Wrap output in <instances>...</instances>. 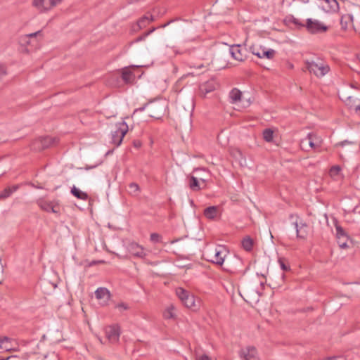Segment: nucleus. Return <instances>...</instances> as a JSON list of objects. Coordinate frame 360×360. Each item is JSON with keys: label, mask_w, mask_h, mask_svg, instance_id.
Returning <instances> with one entry per match:
<instances>
[{"label": "nucleus", "mask_w": 360, "mask_h": 360, "mask_svg": "<svg viewBox=\"0 0 360 360\" xmlns=\"http://www.w3.org/2000/svg\"><path fill=\"white\" fill-rule=\"evenodd\" d=\"M228 253L229 250L226 246L218 245L214 247H207L204 256L208 262L218 266H221L224 264V270L233 274L241 268L242 259L237 256L227 258Z\"/></svg>", "instance_id": "obj_1"}, {"label": "nucleus", "mask_w": 360, "mask_h": 360, "mask_svg": "<svg viewBox=\"0 0 360 360\" xmlns=\"http://www.w3.org/2000/svg\"><path fill=\"white\" fill-rule=\"evenodd\" d=\"M290 219L296 231L297 238L305 239L308 234V225L307 223L296 214H290Z\"/></svg>", "instance_id": "obj_2"}, {"label": "nucleus", "mask_w": 360, "mask_h": 360, "mask_svg": "<svg viewBox=\"0 0 360 360\" xmlns=\"http://www.w3.org/2000/svg\"><path fill=\"white\" fill-rule=\"evenodd\" d=\"M128 125L124 121L117 123L115 129L111 132L112 143L116 147L119 146L122 143L123 138L128 131Z\"/></svg>", "instance_id": "obj_3"}, {"label": "nucleus", "mask_w": 360, "mask_h": 360, "mask_svg": "<svg viewBox=\"0 0 360 360\" xmlns=\"http://www.w3.org/2000/svg\"><path fill=\"white\" fill-rule=\"evenodd\" d=\"M176 294L186 307L194 310L197 308L198 306L195 303V297L189 291L182 288H177L176 289Z\"/></svg>", "instance_id": "obj_4"}, {"label": "nucleus", "mask_w": 360, "mask_h": 360, "mask_svg": "<svg viewBox=\"0 0 360 360\" xmlns=\"http://www.w3.org/2000/svg\"><path fill=\"white\" fill-rule=\"evenodd\" d=\"M307 68L310 73L314 74L318 77H322L330 70L329 66L323 62L306 61Z\"/></svg>", "instance_id": "obj_5"}, {"label": "nucleus", "mask_w": 360, "mask_h": 360, "mask_svg": "<svg viewBox=\"0 0 360 360\" xmlns=\"http://www.w3.org/2000/svg\"><path fill=\"white\" fill-rule=\"evenodd\" d=\"M57 140L51 136L39 137L32 141L31 149L35 151H40L56 145Z\"/></svg>", "instance_id": "obj_6"}, {"label": "nucleus", "mask_w": 360, "mask_h": 360, "mask_svg": "<svg viewBox=\"0 0 360 360\" xmlns=\"http://www.w3.org/2000/svg\"><path fill=\"white\" fill-rule=\"evenodd\" d=\"M304 27L310 34H318L325 32L328 30V27L318 20L311 18L307 19Z\"/></svg>", "instance_id": "obj_7"}, {"label": "nucleus", "mask_w": 360, "mask_h": 360, "mask_svg": "<svg viewBox=\"0 0 360 360\" xmlns=\"http://www.w3.org/2000/svg\"><path fill=\"white\" fill-rule=\"evenodd\" d=\"M165 110V105L162 102H153L148 103L149 116L155 119H160Z\"/></svg>", "instance_id": "obj_8"}, {"label": "nucleus", "mask_w": 360, "mask_h": 360, "mask_svg": "<svg viewBox=\"0 0 360 360\" xmlns=\"http://www.w3.org/2000/svg\"><path fill=\"white\" fill-rule=\"evenodd\" d=\"M62 0H33V6L40 12L50 10L61 2Z\"/></svg>", "instance_id": "obj_9"}, {"label": "nucleus", "mask_w": 360, "mask_h": 360, "mask_svg": "<svg viewBox=\"0 0 360 360\" xmlns=\"http://www.w3.org/2000/svg\"><path fill=\"white\" fill-rule=\"evenodd\" d=\"M239 356L242 360H259L257 351L253 346L242 348L239 352Z\"/></svg>", "instance_id": "obj_10"}, {"label": "nucleus", "mask_w": 360, "mask_h": 360, "mask_svg": "<svg viewBox=\"0 0 360 360\" xmlns=\"http://www.w3.org/2000/svg\"><path fill=\"white\" fill-rule=\"evenodd\" d=\"M252 54L257 56L259 58H266L271 59L274 57L276 51L274 49H266L265 48L252 46L250 48Z\"/></svg>", "instance_id": "obj_11"}, {"label": "nucleus", "mask_w": 360, "mask_h": 360, "mask_svg": "<svg viewBox=\"0 0 360 360\" xmlns=\"http://www.w3.org/2000/svg\"><path fill=\"white\" fill-rule=\"evenodd\" d=\"M127 249L129 254L136 257L143 258L146 255L143 248L135 242L128 243Z\"/></svg>", "instance_id": "obj_12"}, {"label": "nucleus", "mask_w": 360, "mask_h": 360, "mask_svg": "<svg viewBox=\"0 0 360 360\" xmlns=\"http://www.w3.org/2000/svg\"><path fill=\"white\" fill-rule=\"evenodd\" d=\"M105 335L111 343L118 342L120 335V327L117 325L106 327Z\"/></svg>", "instance_id": "obj_13"}, {"label": "nucleus", "mask_w": 360, "mask_h": 360, "mask_svg": "<svg viewBox=\"0 0 360 360\" xmlns=\"http://www.w3.org/2000/svg\"><path fill=\"white\" fill-rule=\"evenodd\" d=\"M38 206L44 211L47 212L58 213V207L54 205L53 202L47 201L44 198H39L37 200Z\"/></svg>", "instance_id": "obj_14"}, {"label": "nucleus", "mask_w": 360, "mask_h": 360, "mask_svg": "<svg viewBox=\"0 0 360 360\" xmlns=\"http://www.w3.org/2000/svg\"><path fill=\"white\" fill-rule=\"evenodd\" d=\"M216 86L217 84L213 79L204 82L199 86V95L204 98L207 94L214 91Z\"/></svg>", "instance_id": "obj_15"}, {"label": "nucleus", "mask_w": 360, "mask_h": 360, "mask_svg": "<svg viewBox=\"0 0 360 360\" xmlns=\"http://www.w3.org/2000/svg\"><path fill=\"white\" fill-rule=\"evenodd\" d=\"M14 340L7 336L0 337V350L5 352H17L18 348L13 347Z\"/></svg>", "instance_id": "obj_16"}, {"label": "nucleus", "mask_w": 360, "mask_h": 360, "mask_svg": "<svg viewBox=\"0 0 360 360\" xmlns=\"http://www.w3.org/2000/svg\"><path fill=\"white\" fill-rule=\"evenodd\" d=\"M243 51H245L244 49L238 44L231 46L229 48V53L235 60L238 61H243L244 60L245 55L243 53Z\"/></svg>", "instance_id": "obj_17"}, {"label": "nucleus", "mask_w": 360, "mask_h": 360, "mask_svg": "<svg viewBox=\"0 0 360 360\" xmlns=\"http://www.w3.org/2000/svg\"><path fill=\"white\" fill-rule=\"evenodd\" d=\"M314 138H316V135L311 133L307 134V136L302 139L300 141V146L302 148H304L307 145H308L311 148H316L319 146L314 142Z\"/></svg>", "instance_id": "obj_18"}, {"label": "nucleus", "mask_w": 360, "mask_h": 360, "mask_svg": "<svg viewBox=\"0 0 360 360\" xmlns=\"http://www.w3.org/2000/svg\"><path fill=\"white\" fill-rule=\"evenodd\" d=\"M200 180L197 176H191L188 177V186L191 190L193 191H199L202 188H203L205 185L201 186L200 184Z\"/></svg>", "instance_id": "obj_19"}, {"label": "nucleus", "mask_w": 360, "mask_h": 360, "mask_svg": "<svg viewBox=\"0 0 360 360\" xmlns=\"http://www.w3.org/2000/svg\"><path fill=\"white\" fill-rule=\"evenodd\" d=\"M241 96H242V92L236 89L233 88L230 92H229V100L230 103L232 104L237 103L241 101Z\"/></svg>", "instance_id": "obj_20"}, {"label": "nucleus", "mask_w": 360, "mask_h": 360, "mask_svg": "<svg viewBox=\"0 0 360 360\" xmlns=\"http://www.w3.org/2000/svg\"><path fill=\"white\" fill-rule=\"evenodd\" d=\"M284 23L286 25L293 24L299 29L304 27V24L301 22L299 19L295 18L292 15H287L284 19Z\"/></svg>", "instance_id": "obj_21"}, {"label": "nucleus", "mask_w": 360, "mask_h": 360, "mask_svg": "<svg viewBox=\"0 0 360 360\" xmlns=\"http://www.w3.org/2000/svg\"><path fill=\"white\" fill-rule=\"evenodd\" d=\"M121 77L126 84L132 83L135 79L134 74L129 69H123Z\"/></svg>", "instance_id": "obj_22"}, {"label": "nucleus", "mask_w": 360, "mask_h": 360, "mask_svg": "<svg viewBox=\"0 0 360 360\" xmlns=\"http://www.w3.org/2000/svg\"><path fill=\"white\" fill-rule=\"evenodd\" d=\"M154 20L155 18L153 15L150 13H146L138 20L137 24L139 28L141 29L143 27H145L147 25H148L150 22Z\"/></svg>", "instance_id": "obj_23"}, {"label": "nucleus", "mask_w": 360, "mask_h": 360, "mask_svg": "<svg viewBox=\"0 0 360 360\" xmlns=\"http://www.w3.org/2000/svg\"><path fill=\"white\" fill-rule=\"evenodd\" d=\"M95 297L98 300H108L110 298V292L105 288H98L95 291Z\"/></svg>", "instance_id": "obj_24"}, {"label": "nucleus", "mask_w": 360, "mask_h": 360, "mask_svg": "<svg viewBox=\"0 0 360 360\" xmlns=\"http://www.w3.org/2000/svg\"><path fill=\"white\" fill-rule=\"evenodd\" d=\"M18 188L19 185L18 184L6 187L2 192L0 193V199H6L10 197Z\"/></svg>", "instance_id": "obj_25"}, {"label": "nucleus", "mask_w": 360, "mask_h": 360, "mask_svg": "<svg viewBox=\"0 0 360 360\" xmlns=\"http://www.w3.org/2000/svg\"><path fill=\"white\" fill-rule=\"evenodd\" d=\"M70 193L72 195H73L75 197L79 200H86L89 198L88 194L86 193L79 190L75 186H73L71 188Z\"/></svg>", "instance_id": "obj_26"}, {"label": "nucleus", "mask_w": 360, "mask_h": 360, "mask_svg": "<svg viewBox=\"0 0 360 360\" xmlns=\"http://www.w3.org/2000/svg\"><path fill=\"white\" fill-rule=\"evenodd\" d=\"M218 213V207L216 206H210L204 210V215L209 219H214Z\"/></svg>", "instance_id": "obj_27"}, {"label": "nucleus", "mask_w": 360, "mask_h": 360, "mask_svg": "<svg viewBox=\"0 0 360 360\" xmlns=\"http://www.w3.org/2000/svg\"><path fill=\"white\" fill-rule=\"evenodd\" d=\"M175 307L173 304H170L163 312V317L165 319H176V313H175Z\"/></svg>", "instance_id": "obj_28"}, {"label": "nucleus", "mask_w": 360, "mask_h": 360, "mask_svg": "<svg viewBox=\"0 0 360 360\" xmlns=\"http://www.w3.org/2000/svg\"><path fill=\"white\" fill-rule=\"evenodd\" d=\"M354 17L352 14H347L343 15L340 20V25L343 30H347L349 22H352Z\"/></svg>", "instance_id": "obj_29"}, {"label": "nucleus", "mask_w": 360, "mask_h": 360, "mask_svg": "<svg viewBox=\"0 0 360 360\" xmlns=\"http://www.w3.org/2000/svg\"><path fill=\"white\" fill-rule=\"evenodd\" d=\"M241 245L245 250L248 252L251 251L253 248V240L250 237L248 236L243 239Z\"/></svg>", "instance_id": "obj_30"}, {"label": "nucleus", "mask_w": 360, "mask_h": 360, "mask_svg": "<svg viewBox=\"0 0 360 360\" xmlns=\"http://www.w3.org/2000/svg\"><path fill=\"white\" fill-rule=\"evenodd\" d=\"M273 138H274V131L269 128L265 129L263 131V139L266 142H271V141H272Z\"/></svg>", "instance_id": "obj_31"}, {"label": "nucleus", "mask_w": 360, "mask_h": 360, "mask_svg": "<svg viewBox=\"0 0 360 360\" xmlns=\"http://www.w3.org/2000/svg\"><path fill=\"white\" fill-rule=\"evenodd\" d=\"M195 172H198V171H202L205 173V175L203 176H197L198 178V179L200 181V182L203 184V185H205V183L207 182L209 180H210V174L208 172H207L206 170L205 169H196L195 170Z\"/></svg>", "instance_id": "obj_32"}, {"label": "nucleus", "mask_w": 360, "mask_h": 360, "mask_svg": "<svg viewBox=\"0 0 360 360\" xmlns=\"http://www.w3.org/2000/svg\"><path fill=\"white\" fill-rule=\"evenodd\" d=\"M140 191L139 186L136 183H130L129 184V193L131 195H136Z\"/></svg>", "instance_id": "obj_33"}, {"label": "nucleus", "mask_w": 360, "mask_h": 360, "mask_svg": "<svg viewBox=\"0 0 360 360\" xmlns=\"http://www.w3.org/2000/svg\"><path fill=\"white\" fill-rule=\"evenodd\" d=\"M352 110H353L356 114L360 115V99L354 100V104H351Z\"/></svg>", "instance_id": "obj_34"}, {"label": "nucleus", "mask_w": 360, "mask_h": 360, "mask_svg": "<svg viewBox=\"0 0 360 360\" xmlns=\"http://www.w3.org/2000/svg\"><path fill=\"white\" fill-rule=\"evenodd\" d=\"M7 75V68L4 65H0V82L4 79Z\"/></svg>", "instance_id": "obj_35"}, {"label": "nucleus", "mask_w": 360, "mask_h": 360, "mask_svg": "<svg viewBox=\"0 0 360 360\" xmlns=\"http://www.w3.org/2000/svg\"><path fill=\"white\" fill-rule=\"evenodd\" d=\"M336 234L340 239L341 237H347L344 229L339 225H335Z\"/></svg>", "instance_id": "obj_36"}, {"label": "nucleus", "mask_w": 360, "mask_h": 360, "mask_svg": "<svg viewBox=\"0 0 360 360\" xmlns=\"http://www.w3.org/2000/svg\"><path fill=\"white\" fill-rule=\"evenodd\" d=\"M278 262L282 270L288 271L290 269V266L288 265V264L286 263V260L284 258H279Z\"/></svg>", "instance_id": "obj_37"}, {"label": "nucleus", "mask_w": 360, "mask_h": 360, "mask_svg": "<svg viewBox=\"0 0 360 360\" xmlns=\"http://www.w3.org/2000/svg\"><path fill=\"white\" fill-rule=\"evenodd\" d=\"M324 1L328 4L330 9L335 11L338 8V3L336 0H324Z\"/></svg>", "instance_id": "obj_38"}, {"label": "nucleus", "mask_w": 360, "mask_h": 360, "mask_svg": "<svg viewBox=\"0 0 360 360\" xmlns=\"http://www.w3.org/2000/svg\"><path fill=\"white\" fill-rule=\"evenodd\" d=\"M155 30H156L155 27H152L150 30H148V32H145L143 35L139 37L136 39V41H142V40L145 39L149 34L153 33Z\"/></svg>", "instance_id": "obj_39"}, {"label": "nucleus", "mask_w": 360, "mask_h": 360, "mask_svg": "<svg viewBox=\"0 0 360 360\" xmlns=\"http://www.w3.org/2000/svg\"><path fill=\"white\" fill-rule=\"evenodd\" d=\"M354 100H359L358 98L354 97V96H348L346 100L345 101L346 105L348 106L349 109L352 110V107L350 105L351 104H354Z\"/></svg>", "instance_id": "obj_40"}, {"label": "nucleus", "mask_w": 360, "mask_h": 360, "mask_svg": "<svg viewBox=\"0 0 360 360\" xmlns=\"http://www.w3.org/2000/svg\"><path fill=\"white\" fill-rule=\"evenodd\" d=\"M150 240L154 243H158L160 240V236L158 233H153L150 234Z\"/></svg>", "instance_id": "obj_41"}, {"label": "nucleus", "mask_w": 360, "mask_h": 360, "mask_svg": "<svg viewBox=\"0 0 360 360\" xmlns=\"http://www.w3.org/2000/svg\"><path fill=\"white\" fill-rule=\"evenodd\" d=\"M357 207V205H354L353 207H349L346 205V207L344 208V212L345 213L356 212Z\"/></svg>", "instance_id": "obj_42"}, {"label": "nucleus", "mask_w": 360, "mask_h": 360, "mask_svg": "<svg viewBox=\"0 0 360 360\" xmlns=\"http://www.w3.org/2000/svg\"><path fill=\"white\" fill-rule=\"evenodd\" d=\"M196 360H212L207 354L196 355Z\"/></svg>", "instance_id": "obj_43"}, {"label": "nucleus", "mask_w": 360, "mask_h": 360, "mask_svg": "<svg viewBox=\"0 0 360 360\" xmlns=\"http://www.w3.org/2000/svg\"><path fill=\"white\" fill-rule=\"evenodd\" d=\"M340 171V167L339 166H333L330 169V172L333 174H338Z\"/></svg>", "instance_id": "obj_44"}, {"label": "nucleus", "mask_w": 360, "mask_h": 360, "mask_svg": "<svg viewBox=\"0 0 360 360\" xmlns=\"http://www.w3.org/2000/svg\"><path fill=\"white\" fill-rule=\"evenodd\" d=\"M117 307L120 309L121 311L122 310H127L128 309V306L124 304V303H120V304H118L117 305Z\"/></svg>", "instance_id": "obj_45"}, {"label": "nucleus", "mask_w": 360, "mask_h": 360, "mask_svg": "<svg viewBox=\"0 0 360 360\" xmlns=\"http://www.w3.org/2000/svg\"><path fill=\"white\" fill-rule=\"evenodd\" d=\"M41 33V30H39L37 32H33V33H30L29 34H27L26 37H37V35H39Z\"/></svg>", "instance_id": "obj_46"}, {"label": "nucleus", "mask_w": 360, "mask_h": 360, "mask_svg": "<svg viewBox=\"0 0 360 360\" xmlns=\"http://www.w3.org/2000/svg\"><path fill=\"white\" fill-rule=\"evenodd\" d=\"M146 108H148V103L145 104V105H143L142 107H140V108H136V109L134 110V113H135V112H138V111L142 112V111H143Z\"/></svg>", "instance_id": "obj_47"}, {"label": "nucleus", "mask_w": 360, "mask_h": 360, "mask_svg": "<svg viewBox=\"0 0 360 360\" xmlns=\"http://www.w3.org/2000/svg\"><path fill=\"white\" fill-rule=\"evenodd\" d=\"M338 243H339L340 248H341L342 249H345V248H348V245L346 241H344V242L339 241Z\"/></svg>", "instance_id": "obj_48"}, {"label": "nucleus", "mask_w": 360, "mask_h": 360, "mask_svg": "<svg viewBox=\"0 0 360 360\" xmlns=\"http://www.w3.org/2000/svg\"><path fill=\"white\" fill-rule=\"evenodd\" d=\"M324 360H345V359L342 357L337 358L335 356H330V357H328V358L325 359Z\"/></svg>", "instance_id": "obj_49"}, {"label": "nucleus", "mask_w": 360, "mask_h": 360, "mask_svg": "<svg viewBox=\"0 0 360 360\" xmlns=\"http://www.w3.org/2000/svg\"><path fill=\"white\" fill-rule=\"evenodd\" d=\"M101 164V162L95 165H92V166H88V165H86L85 167V169L86 170H89V169H94L95 167H96L98 165H99Z\"/></svg>", "instance_id": "obj_50"}, {"label": "nucleus", "mask_w": 360, "mask_h": 360, "mask_svg": "<svg viewBox=\"0 0 360 360\" xmlns=\"http://www.w3.org/2000/svg\"><path fill=\"white\" fill-rule=\"evenodd\" d=\"M173 20H171V21H169L167 22V23L164 24V25H162L161 26H160V27H162V28H165L167 26H168Z\"/></svg>", "instance_id": "obj_51"}, {"label": "nucleus", "mask_w": 360, "mask_h": 360, "mask_svg": "<svg viewBox=\"0 0 360 360\" xmlns=\"http://www.w3.org/2000/svg\"><path fill=\"white\" fill-rule=\"evenodd\" d=\"M134 143L136 147H139L141 146V143L139 141H135Z\"/></svg>", "instance_id": "obj_52"}, {"label": "nucleus", "mask_w": 360, "mask_h": 360, "mask_svg": "<svg viewBox=\"0 0 360 360\" xmlns=\"http://www.w3.org/2000/svg\"><path fill=\"white\" fill-rule=\"evenodd\" d=\"M304 3H308L309 2V0H302Z\"/></svg>", "instance_id": "obj_53"}, {"label": "nucleus", "mask_w": 360, "mask_h": 360, "mask_svg": "<svg viewBox=\"0 0 360 360\" xmlns=\"http://www.w3.org/2000/svg\"><path fill=\"white\" fill-rule=\"evenodd\" d=\"M345 144V142H342L341 145L343 146Z\"/></svg>", "instance_id": "obj_54"}]
</instances>
